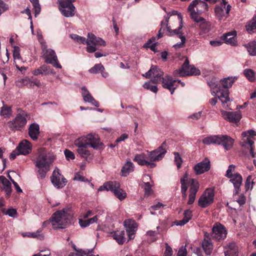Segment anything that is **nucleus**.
Returning a JSON list of instances; mask_svg holds the SVG:
<instances>
[{
	"mask_svg": "<svg viewBox=\"0 0 256 256\" xmlns=\"http://www.w3.org/2000/svg\"><path fill=\"white\" fill-rule=\"evenodd\" d=\"M245 46L250 55L256 56V40L246 44Z\"/></svg>",
	"mask_w": 256,
	"mask_h": 256,
	"instance_id": "41",
	"label": "nucleus"
},
{
	"mask_svg": "<svg viewBox=\"0 0 256 256\" xmlns=\"http://www.w3.org/2000/svg\"><path fill=\"white\" fill-rule=\"evenodd\" d=\"M1 210L5 214L8 215L10 217L16 218L17 216V211L14 208H8L6 211L4 208H2Z\"/></svg>",
	"mask_w": 256,
	"mask_h": 256,
	"instance_id": "51",
	"label": "nucleus"
},
{
	"mask_svg": "<svg viewBox=\"0 0 256 256\" xmlns=\"http://www.w3.org/2000/svg\"><path fill=\"white\" fill-rule=\"evenodd\" d=\"M0 182L2 184V189L4 191L6 198H9L12 193V184L6 178L3 176H0Z\"/></svg>",
	"mask_w": 256,
	"mask_h": 256,
	"instance_id": "27",
	"label": "nucleus"
},
{
	"mask_svg": "<svg viewBox=\"0 0 256 256\" xmlns=\"http://www.w3.org/2000/svg\"><path fill=\"white\" fill-rule=\"evenodd\" d=\"M144 188L145 191V194L148 196L151 194L152 185L148 182H144Z\"/></svg>",
	"mask_w": 256,
	"mask_h": 256,
	"instance_id": "55",
	"label": "nucleus"
},
{
	"mask_svg": "<svg viewBox=\"0 0 256 256\" xmlns=\"http://www.w3.org/2000/svg\"><path fill=\"white\" fill-rule=\"evenodd\" d=\"M218 99L222 102L223 106L225 108H228L227 102L230 101L228 92V90H222L218 95Z\"/></svg>",
	"mask_w": 256,
	"mask_h": 256,
	"instance_id": "34",
	"label": "nucleus"
},
{
	"mask_svg": "<svg viewBox=\"0 0 256 256\" xmlns=\"http://www.w3.org/2000/svg\"><path fill=\"white\" fill-rule=\"evenodd\" d=\"M236 32L234 31L223 35L222 38L225 43L234 46L236 44Z\"/></svg>",
	"mask_w": 256,
	"mask_h": 256,
	"instance_id": "32",
	"label": "nucleus"
},
{
	"mask_svg": "<svg viewBox=\"0 0 256 256\" xmlns=\"http://www.w3.org/2000/svg\"><path fill=\"white\" fill-rule=\"evenodd\" d=\"M120 184L116 181H109L105 182L98 188L99 191L106 190L113 192L114 196L120 200H124L126 196V193L122 188H120Z\"/></svg>",
	"mask_w": 256,
	"mask_h": 256,
	"instance_id": "4",
	"label": "nucleus"
},
{
	"mask_svg": "<svg viewBox=\"0 0 256 256\" xmlns=\"http://www.w3.org/2000/svg\"><path fill=\"white\" fill-rule=\"evenodd\" d=\"M86 139V136L78 138L74 141V144L78 148H88V144L87 143V141Z\"/></svg>",
	"mask_w": 256,
	"mask_h": 256,
	"instance_id": "42",
	"label": "nucleus"
},
{
	"mask_svg": "<svg viewBox=\"0 0 256 256\" xmlns=\"http://www.w3.org/2000/svg\"><path fill=\"white\" fill-rule=\"evenodd\" d=\"M126 234L124 230L116 231L112 234L113 238L120 244H123L126 242Z\"/></svg>",
	"mask_w": 256,
	"mask_h": 256,
	"instance_id": "33",
	"label": "nucleus"
},
{
	"mask_svg": "<svg viewBox=\"0 0 256 256\" xmlns=\"http://www.w3.org/2000/svg\"><path fill=\"white\" fill-rule=\"evenodd\" d=\"M214 192L211 188H207L200 198L198 204L202 208H206L214 202Z\"/></svg>",
	"mask_w": 256,
	"mask_h": 256,
	"instance_id": "12",
	"label": "nucleus"
},
{
	"mask_svg": "<svg viewBox=\"0 0 256 256\" xmlns=\"http://www.w3.org/2000/svg\"><path fill=\"white\" fill-rule=\"evenodd\" d=\"M134 170V166L133 163L130 160H127L126 162L122 166V176H126L130 172Z\"/></svg>",
	"mask_w": 256,
	"mask_h": 256,
	"instance_id": "35",
	"label": "nucleus"
},
{
	"mask_svg": "<svg viewBox=\"0 0 256 256\" xmlns=\"http://www.w3.org/2000/svg\"><path fill=\"white\" fill-rule=\"evenodd\" d=\"M218 135L216 136H207L204 138L202 140V142L207 145H210V144H216L218 142L219 140Z\"/></svg>",
	"mask_w": 256,
	"mask_h": 256,
	"instance_id": "38",
	"label": "nucleus"
},
{
	"mask_svg": "<svg viewBox=\"0 0 256 256\" xmlns=\"http://www.w3.org/2000/svg\"><path fill=\"white\" fill-rule=\"evenodd\" d=\"M142 76L147 78H149L152 76V78L151 80V82L154 84L161 82L162 78H164V72L156 66H152L150 70Z\"/></svg>",
	"mask_w": 256,
	"mask_h": 256,
	"instance_id": "10",
	"label": "nucleus"
},
{
	"mask_svg": "<svg viewBox=\"0 0 256 256\" xmlns=\"http://www.w3.org/2000/svg\"><path fill=\"white\" fill-rule=\"evenodd\" d=\"M236 201L240 206H242L246 203V198L243 194H241Z\"/></svg>",
	"mask_w": 256,
	"mask_h": 256,
	"instance_id": "63",
	"label": "nucleus"
},
{
	"mask_svg": "<svg viewBox=\"0 0 256 256\" xmlns=\"http://www.w3.org/2000/svg\"><path fill=\"white\" fill-rule=\"evenodd\" d=\"M252 177L251 176H248L247 177L244 184L246 191H248L250 188H252L253 186V182L252 181Z\"/></svg>",
	"mask_w": 256,
	"mask_h": 256,
	"instance_id": "54",
	"label": "nucleus"
},
{
	"mask_svg": "<svg viewBox=\"0 0 256 256\" xmlns=\"http://www.w3.org/2000/svg\"><path fill=\"white\" fill-rule=\"evenodd\" d=\"M219 140L218 144H222L226 150L232 148L234 145V140L227 135H218Z\"/></svg>",
	"mask_w": 256,
	"mask_h": 256,
	"instance_id": "24",
	"label": "nucleus"
},
{
	"mask_svg": "<svg viewBox=\"0 0 256 256\" xmlns=\"http://www.w3.org/2000/svg\"><path fill=\"white\" fill-rule=\"evenodd\" d=\"M50 179L52 184L58 188L64 187L68 182L66 178L61 174L60 170L57 168L54 170Z\"/></svg>",
	"mask_w": 256,
	"mask_h": 256,
	"instance_id": "13",
	"label": "nucleus"
},
{
	"mask_svg": "<svg viewBox=\"0 0 256 256\" xmlns=\"http://www.w3.org/2000/svg\"><path fill=\"white\" fill-rule=\"evenodd\" d=\"M54 70L48 66L46 65H42L39 68L34 70L33 71V74L34 76H38L40 74H44L45 75H48L50 74H54Z\"/></svg>",
	"mask_w": 256,
	"mask_h": 256,
	"instance_id": "29",
	"label": "nucleus"
},
{
	"mask_svg": "<svg viewBox=\"0 0 256 256\" xmlns=\"http://www.w3.org/2000/svg\"><path fill=\"white\" fill-rule=\"evenodd\" d=\"M76 0H59L58 4L60 5V10H62V8H65V7L70 6V4H73L72 2Z\"/></svg>",
	"mask_w": 256,
	"mask_h": 256,
	"instance_id": "47",
	"label": "nucleus"
},
{
	"mask_svg": "<svg viewBox=\"0 0 256 256\" xmlns=\"http://www.w3.org/2000/svg\"><path fill=\"white\" fill-rule=\"evenodd\" d=\"M70 38L82 44H86V40L84 37L79 36L76 34H71Z\"/></svg>",
	"mask_w": 256,
	"mask_h": 256,
	"instance_id": "50",
	"label": "nucleus"
},
{
	"mask_svg": "<svg viewBox=\"0 0 256 256\" xmlns=\"http://www.w3.org/2000/svg\"><path fill=\"white\" fill-rule=\"evenodd\" d=\"M246 30L250 34L256 32V16L246 26Z\"/></svg>",
	"mask_w": 256,
	"mask_h": 256,
	"instance_id": "40",
	"label": "nucleus"
},
{
	"mask_svg": "<svg viewBox=\"0 0 256 256\" xmlns=\"http://www.w3.org/2000/svg\"><path fill=\"white\" fill-rule=\"evenodd\" d=\"M86 140L88 144V146L96 149L100 146L102 145V143L100 142L98 135L96 134H88L86 136Z\"/></svg>",
	"mask_w": 256,
	"mask_h": 256,
	"instance_id": "25",
	"label": "nucleus"
},
{
	"mask_svg": "<svg viewBox=\"0 0 256 256\" xmlns=\"http://www.w3.org/2000/svg\"><path fill=\"white\" fill-rule=\"evenodd\" d=\"M55 158L54 154L47 151L45 148H40L38 150L34 164L37 168L38 178L44 179L45 178Z\"/></svg>",
	"mask_w": 256,
	"mask_h": 256,
	"instance_id": "1",
	"label": "nucleus"
},
{
	"mask_svg": "<svg viewBox=\"0 0 256 256\" xmlns=\"http://www.w3.org/2000/svg\"><path fill=\"white\" fill-rule=\"evenodd\" d=\"M152 39H150L147 42H146L144 45V47L146 48H150L152 50L156 52H157L156 50V43L152 44Z\"/></svg>",
	"mask_w": 256,
	"mask_h": 256,
	"instance_id": "53",
	"label": "nucleus"
},
{
	"mask_svg": "<svg viewBox=\"0 0 256 256\" xmlns=\"http://www.w3.org/2000/svg\"><path fill=\"white\" fill-rule=\"evenodd\" d=\"M226 234L227 232L224 226L220 224H216L212 227L210 237L216 240L220 241L226 238Z\"/></svg>",
	"mask_w": 256,
	"mask_h": 256,
	"instance_id": "11",
	"label": "nucleus"
},
{
	"mask_svg": "<svg viewBox=\"0 0 256 256\" xmlns=\"http://www.w3.org/2000/svg\"><path fill=\"white\" fill-rule=\"evenodd\" d=\"M197 20H193L198 25L201 30L204 33L208 32L210 28V24L202 17H198Z\"/></svg>",
	"mask_w": 256,
	"mask_h": 256,
	"instance_id": "31",
	"label": "nucleus"
},
{
	"mask_svg": "<svg viewBox=\"0 0 256 256\" xmlns=\"http://www.w3.org/2000/svg\"><path fill=\"white\" fill-rule=\"evenodd\" d=\"M124 226L126 228V232L129 239H134L137 230V224L133 220H126L124 222Z\"/></svg>",
	"mask_w": 256,
	"mask_h": 256,
	"instance_id": "18",
	"label": "nucleus"
},
{
	"mask_svg": "<svg viewBox=\"0 0 256 256\" xmlns=\"http://www.w3.org/2000/svg\"><path fill=\"white\" fill-rule=\"evenodd\" d=\"M146 156L144 154H136L134 158V160L138 162V164L140 166H144L146 160L144 159Z\"/></svg>",
	"mask_w": 256,
	"mask_h": 256,
	"instance_id": "45",
	"label": "nucleus"
},
{
	"mask_svg": "<svg viewBox=\"0 0 256 256\" xmlns=\"http://www.w3.org/2000/svg\"><path fill=\"white\" fill-rule=\"evenodd\" d=\"M26 114L20 110L15 118L8 122L7 125L12 130H20L26 124Z\"/></svg>",
	"mask_w": 256,
	"mask_h": 256,
	"instance_id": "6",
	"label": "nucleus"
},
{
	"mask_svg": "<svg viewBox=\"0 0 256 256\" xmlns=\"http://www.w3.org/2000/svg\"><path fill=\"white\" fill-rule=\"evenodd\" d=\"M104 68L101 64H96L89 70L91 74H97L99 72L104 71Z\"/></svg>",
	"mask_w": 256,
	"mask_h": 256,
	"instance_id": "48",
	"label": "nucleus"
},
{
	"mask_svg": "<svg viewBox=\"0 0 256 256\" xmlns=\"http://www.w3.org/2000/svg\"><path fill=\"white\" fill-rule=\"evenodd\" d=\"M222 2L215 8L216 16L220 20L226 18L229 14L231 6L229 4L226 6V0H222Z\"/></svg>",
	"mask_w": 256,
	"mask_h": 256,
	"instance_id": "16",
	"label": "nucleus"
},
{
	"mask_svg": "<svg viewBox=\"0 0 256 256\" xmlns=\"http://www.w3.org/2000/svg\"><path fill=\"white\" fill-rule=\"evenodd\" d=\"M162 86L165 88L168 89L170 92L172 94H173L177 86L176 85L177 81L173 80L170 76H166L164 78H162Z\"/></svg>",
	"mask_w": 256,
	"mask_h": 256,
	"instance_id": "22",
	"label": "nucleus"
},
{
	"mask_svg": "<svg viewBox=\"0 0 256 256\" xmlns=\"http://www.w3.org/2000/svg\"><path fill=\"white\" fill-rule=\"evenodd\" d=\"M40 134L39 125L36 123L31 124L28 128V134L30 138L36 140L38 139Z\"/></svg>",
	"mask_w": 256,
	"mask_h": 256,
	"instance_id": "30",
	"label": "nucleus"
},
{
	"mask_svg": "<svg viewBox=\"0 0 256 256\" xmlns=\"http://www.w3.org/2000/svg\"><path fill=\"white\" fill-rule=\"evenodd\" d=\"M174 162L176 166L178 169H179L181 168L182 164V160L180 156V154L178 152H174Z\"/></svg>",
	"mask_w": 256,
	"mask_h": 256,
	"instance_id": "52",
	"label": "nucleus"
},
{
	"mask_svg": "<svg viewBox=\"0 0 256 256\" xmlns=\"http://www.w3.org/2000/svg\"><path fill=\"white\" fill-rule=\"evenodd\" d=\"M81 90L82 95L85 102H89L96 107H99V102L92 97L86 86H82Z\"/></svg>",
	"mask_w": 256,
	"mask_h": 256,
	"instance_id": "23",
	"label": "nucleus"
},
{
	"mask_svg": "<svg viewBox=\"0 0 256 256\" xmlns=\"http://www.w3.org/2000/svg\"><path fill=\"white\" fill-rule=\"evenodd\" d=\"M169 18L170 17L168 16H164V20L161 22L160 25L162 26V28H164V26H165L166 29V34L168 36H176L180 39L181 42L174 45L173 48H175L176 49L182 48L184 46L186 38L182 30L183 26L182 16L180 14H178V19L176 20V22L179 24V26L178 28H176L174 30L171 29L170 26H168Z\"/></svg>",
	"mask_w": 256,
	"mask_h": 256,
	"instance_id": "2",
	"label": "nucleus"
},
{
	"mask_svg": "<svg viewBox=\"0 0 256 256\" xmlns=\"http://www.w3.org/2000/svg\"><path fill=\"white\" fill-rule=\"evenodd\" d=\"M220 112L224 120L230 122L234 123L236 126H238L242 118V114L240 111L227 112L221 110Z\"/></svg>",
	"mask_w": 256,
	"mask_h": 256,
	"instance_id": "15",
	"label": "nucleus"
},
{
	"mask_svg": "<svg viewBox=\"0 0 256 256\" xmlns=\"http://www.w3.org/2000/svg\"><path fill=\"white\" fill-rule=\"evenodd\" d=\"M166 142H164L162 146H159L156 150L148 152V159L150 162H156L161 160L166 152L164 146H166Z\"/></svg>",
	"mask_w": 256,
	"mask_h": 256,
	"instance_id": "14",
	"label": "nucleus"
},
{
	"mask_svg": "<svg viewBox=\"0 0 256 256\" xmlns=\"http://www.w3.org/2000/svg\"><path fill=\"white\" fill-rule=\"evenodd\" d=\"M72 247L76 252V255L78 256H96L92 254V249L84 250L82 249L77 248L76 245L74 244L72 245Z\"/></svg>",
	"mask_w": 256,
	"mask_h": 256,
	"instance_id": "36",
	"label": "nucleus"
},
{
	"mask_svg": "<svg viewBox=\"0 0 256 256\" xmlns=\"http://www.w3.org/2000/svg\"><path fill=\"white\" fill-rule=\"evenodd\" d=\"M86 148H78L77 152L80 156L84 158L87 160L88 157L90 156V152Z\"/></svg>",
	"mask_w": 256,
	"mask_h": 256,
	"instance_id": "46",
	"label": "nucleus"
},
{
	"mask_svg": "<svg viewBox=\"0 0 256 256\" xmlns=\"http://www.w3.org/2000/svg\"><path fill=\"white\" fill-rule=\"evenodd\" d=\"M180 76L199 75L200 74V70L193 65H190L188 59H186L182 67L176 70Z\"/></svg>",
	"mask_w": 256,
	"mask_h": 256,
	"instance_id": "9",
	"label": "nucleus"
},
{
	"mask_svg": "<svg viewBox=\"0 0 256 256\" xmlns=\"http://www.w3.org/2000/svg\"><path fill=\"white\" fill-rule=\"evenodd\" d=\"M210 160L208 158L198 163L194 167L196 174H201L210 170Z\"/></svg>",
	"mask_w": 256,
	"mask_h": 256,
	"instance_id": "17",
	"label": "nucleus"
},
{
	"mask_svg": "<svg viewBox=\"0 0 256 256\" xmlns=\"http://www.w3.org/2000/svg\"><path fill=\"white\" fill-rule=\"evenodd\" d=\"M245 76L250 82H254L256 80V74L252 69H246L244 71Z\"/></svg>",
	"mask_w": 256,
	"mask_h": 256,
	"instance_id": "44",
	"label": "nucleus"
},
{
	"mask_svg": "<svg viewBox=\"0 0 256 256\" xmlns=\"http://www.w3.org/2000/svg\"><path fill=\"white\" fill-rule=\"evenodd\" d=\"M64 154L67 160H74L75 158L74 154L68 150H64Z\"/></svg>",
	"mask_w": 256,
	"mask_h": 256,
	"instance_id": "61",
	"label": "nucleus"
},
{
	"mask_svg": "<svg viewBox=\"0 0 256 256\" xmlns=\"http://www.w3.org/2000/svg\"><path fill=\"white\" fill-rule=\"evenodd\" d=\"M32 147V146L30 142L26 140H24L18 144L16 148L21 154L26 155L31 152Z\"/></svg>",
	"mask_w": 256,
	"mask_h": 256,
	"instance_id": "26",
	"label": "nucleus"
},
{
	"mask_svg": "<svg viewBox=\"0 0 256 256\" xmlns=\"http://www.w3.org/2000/svg\"><path fill=\"white\" fill-rule=\"evenodd\" d=\"M30 80L22 79L16 82V85L18 87H22L23 86L27 85L29 84Z\"/></svg>",
	"mask_w": 256,
	"mask_h": 256,
	"instance_id": "62",
	"label": "nucleus"
},
{
	"mask_svg": "<svg viewBox=\"0 0 256 256\" xmlns=\"http://www.w3.org/2000/svg\"><path fill=\"white\" fill-rule=\"evenodd\" d=\"M186 246H182L178 250V256H186Z\"/></svg>",
	"mask_w": 256,
	"mask_h": 256,
	"instance_id": "64",
	"label": "nucleus"
},
{
	"mask_svg": "<svg viewBox=\"0 0 256 256\" xmlns=\"http://www.w3.org/2000/svg\"><path fill=\"white\" fill-rule=\"evenodd\" d=\"M218 80L217 79L215 78H212L211 80L208 82V84L210 87L214 89L217 87L218 86Z\"/></svg>",
	"mask_w": 256,
	"mask_h": 256,
	"instance_id": "59",
	"label": "nucleus"
},
{
	"mask_svg": "<svg viewBox=\"0 0 256 256\" xmlns=\"http://www.w3.org/2000/svg\"><path fill=\"white\" fill-rule=\"evenodd\" d=\"M224 249L225 256H238V248L234 243H230Z\"/></svg>",
	"mask_w": 256,
	"mask_h": 256,
	"instance_id": "28",
	"label": "nucleus"
},
{
	"mask_svg": "<svg viewBox=\"0 0 256 256\" xmlns=\"http://www.w3.org/2000/svg\"><path fill=\"white\" fill-rule=\"evenodd\" d=\"M230 181L233 184L234 186V194H238L240 191V186L242 184V178L238 173H235L234 176L229 178Z\"/></svg>",
	"mask_w": 256,
	"mask_h": 256,
	"instance_id": "21",
	"label": "nucleus"
},
{
	"mask_svg": "<svg viewBox=\"0 0 256 256\" xmlns=\"http://www.w3.org/2000/svg\"><path fill=\"white\" fill-rule=\"evenodd\" d=\"M32 3L35 12V16L36 17L41 11V7L39 4L38 0H30Z\"/></svg>",
	"mask_w": 256,
	"mask_h": 256,
	"instance_id": "49",
	"label": "nucleus"
},
{
	"mask_svg": "<svg viewBox=\"0 0 256 256\" xmlns=\"http://www.w3.org/2000/svg\"><path fill=\"white\" fill-rule=\"evenodd\" d=\"M20 48L18 46H15L13 50V57L14 60L16 59H20Z\"/></svg>",
	"mask_w": 256,
	"mask_h": 256,
	"instance_id": "57",
	"label": "nucleus"
},
{
	"mask_svg": "<svg viewBox=\"0 0 256 256\" xmlns=\"http://www.w3.org/2000/svg\"><path fill=\"white\" fill-rule=\"evenodd\" d=\"M190 181L191 184L190 188V194L188 202V204H192L196 200V194L199 188V184L196 180L192 179Z\"/></svg>",
	"mask_w": 256,
	"mask_h": 256,
	"instance_id": "20",
	"label": "nucleus"
},
{
	"mask_svg": "<svg viewBox=\"0 0 256 256\" xmlns=\"http://www.w3.org/2000/svg\"><path fill=\"white\" fill-rule=\"evenodd\" d=\"M86 50L88 52L92 53L95 52L97 48L96 46H105L106 42L102 38L96 37L92 33H88V38L86 40Z\"/></svg>",
	"mask_w": 256,
	"mask_h": 256,
	"instance_id": "8",
	"label": "nucleus"
},
{
	"mask_svg": "<svg viewBox=\"0 0 256 256\" xmlns=\"http://www.w3.org/2000/svg\"><path fill=\"white\" fill-rule=\"evenodd\" d=\"M75 6L74 4H70V6L65 7L60 10L62 14L66 17H72L75 14Z\"/></svg>",
	"mask_w": 256,
	"mask_h": 256,
	"instance_id": "37",
	"label": "nucleus"
},
{
	"mask_svg": "<svg viewBox=\"0 0 256 256\" xmlns=\"http://www.w3.org/2000/svg\"><path fill=\"white\" fill-rule=\"evenodd\" d=\"M234 78L232 77H228L221 80V84L224 88H229L232 86L234 82Z\"/></svg>",
	"mask_w": 256,
	"mask_h": 256,
	"instance_id": "43",
	"label": "nucleus"
},
{
	"mask_svg": "<svg viewBox=\"0 0 256 256\" xmlns=\"http://www.w3.org/2000/svg\"><path fill=\"white\" fill-rule=\"evenodd\" d=\"M208 9L207 4L202 0H194L189 5L188 10L190 12V17L192 20H197L200 14Z\"/></svg>",
	"mask_w": 256,
	"mask_h": 256,
	"instance_id": "5",
	"label": "nucleus"
},
{
	"mask_svg": "<svg viewBox=\"0 0 256 256\" xmlns=\"http://www.w3.org/2000/svg\"><path fill=\"white\" fill-rule=\"evenodd\" d=\"M0 114L5 118H10L12 116V108L6 105H4L0 108Z\"/></svg>",
	"mask_w": 256,
	"mask_h": 256,
	"instance_id": "39",
	"label": "nucleus"
},
{
	"mask_svg": "<svg viewBox=\"0 0 256 256\" xmlns=\"http://www.w3.org/2000/svg\"><path fill=\"white\" fill-rule=\"evenodd\" d=\"M184 218L186 220L187 222H188V221L192 218V212L190 210H184Z\"/></svg>",
	"mask_w": 256,
	"mask_h": 256,
	"instance_id": "60",
	"label": "nucleus"
},
{
	"mask_svg": "<svg viewBox=\"0 0 256 256\" xmlns=\"http://www.w3.org/2000/svg\"><path fill=\"white\" fill-rule=\"evenodd\" d=\"M236 166L234 164H230L229 166L228 169L226 170V176L229 178L232 176H234L232 172H234Z\"/></svg>",
	"mask_w": 256,
	"mask_h": 256,
	"instance_id": "56",
	"label": "nucleus"
},
{
	"mask_svg": "<svg viewBox=\"0 0 256 256\" xmlns=\"http://www.w3.org/2000/svg\"><path fill=\"white\" fill-rule=\"evenodd\" d=\"M202 246L206 255H210L213 250V244L210 237V234L204 233V238L202 243Z\"/></svg>",
	"mask_w": 256,
	"mask_h": 256,
	"instance_id": "19",
	"label": "nucleus"
},
{
	"mask_svg": "<svg viewBox=\"0 0 256 256\" xmlns=\"http://www.w3.org/2000/svg\"><path fill=\"white\" fill-rule=\"evenodd\" d=\"M42 49L44 52V57L46 63L52 64L54 68H62V66L58 62V57L54 50L50 48L48 49L47 46L45 44H42Z\"/></svg>",
	"mask_w": 256,
	"mask_h": 256,
	"instance_id": "7",
	"label": "nucleus"
},
{
	"mask_svg": "<svg viewBox=\"0 0 256 256\" xmlns=\"http://www.w3.org/2000/svg\"><path fill=\"white\" fill-rule=\"evenodd\" d=\"M67 209H63L55 212L50 218L54 228H64L70 223L71 218Z\"/></svg>",
	"mask_w": 256,
	"mask_h": 256,
	"instance_id": "3",
	"label": "nucleus"
},
{
	"mask_svg": "<svg viewBox=\"0 0 256 256\" xmlns=\"http://www.w3.org/2000/svg\"><path fill=\"white\" fill-rule=\"evenodd\" d=\"M242 136L244 138H246V136H256V132L252 130H250L247 131L243 132L242 133Z\"/></svg>",
	"mask_w": 256,
	"mask_h": 256,
	"instance_id": "58",
	"label": "nucleus"
}]
</instances>
